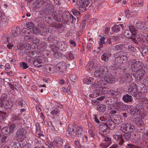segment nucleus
<instances>
[{
  "instance_id": "nucleus-43",
  "label": "nucleus",
  "mask_w": 148,
  "mask_h": 148,
  "mask_svg": "<svg viewBox=\"0 0 148 148\" xmlns=\"http://www.w3.org/2000/svg\"><path fill=\"white\" fill-rule=\"evenodd\" d=\"M117 101L116 99L113 97H111L110 98V100L109 102H107V103L109 105H112L115 103V101Z\"/></svg>"
},
{
  "instance_id": "nucleus-19",
  "label": "nucleus",
  "mask_w": 148,
  "mask_h": 148,
  "mask_svg": "<svg viewBox=\"0 0 148 148\" xmlns=\"http://www.w3.org/2000/svg\"><path fill=\"white\" fill-rule=\"evenodd\" d=\"M128 74L127 73L124 74L123 75H121L119 76L118 79V81L120 84H122L123 83L125 82L127 79V75Z\"/></svg>"
},
{
  "instance_id": "nucleus-17",
  "label": "nucleus",
  "mask_w": 148,
  "mask_h": 148,
  "mask_svg": "<svg viewBox=\"0 0 148 148\" xmlns=\"http://www.w3.org/2000/svg\"><path fill=\"white\" fill-rule=\"evenodd\" d=\"M122 99L125 103L131 102L133 100L132 96L128 94L123 95Z\"/></svg>"
},
{
  "instance_id": "nucleus-29",
  "label": "nucleus",
  "mask_w": 148,
  "mask_h": 148,
  "mask_svg": "<svg viewBox=\"0 0 148 148\" xmlns=\"http://www.w3.org/2000/svg\"><path fill=\"white\" fill-rule=\"evenodd\" d=\"M101 38L99 41L98 43L99 44V47L101 48L103 46V45L106 44V39L104 37L100 36Z\"/></svg>"
},
{
  "instance_id": "nucleus-34",
  "label": "nucleus",
  "mask_w": 148,
  "mask_h": 148,
  "mask_svg": "<svg viewBox=\"0 0 148 148\" xmlns=\"http://www.w3.org/2000/svg\"><path fill=\"white\" fill-rule=\"evenodd\" d=\"M125 45L123 44L116 45L114 47V49L116 50L123 49L125 48Z\"/></svg>"
},
{
  "instance_id": "nucleus-56",
  "label": "nucleus",
  "mask_w": 148,
  "mask_h": 148,
  "mask_svg": "<svg viewBox=\"0 0 148 148\" xmlns=\"http://www.w3.org/2000/svg\"><path fill=\"white\" fill-rule=\"evenodd\" d=\"M129 28L130 29L129 31L131 32L136 33V29L134 26L133 25H130L129 26Z\"/></svg>"
},
{
  "instance_id": "nucleus-6",
  "label": "nucleus",
  "mask_w": 148,
  "mask_h": 148,
  "mask_svg": "<svg viewBox=\"0 0 148 148\" xmlns=\"http://www.w3.org/2000/svg\"><path fill=\"white\" fill-rule=\"evenodd\" d=\"M135 129V126L130 123H127L123 124L121 127V130L123 132L131 133L133 132Z\"/></svg>"
},
{
  "instance_id": "nucleus-32",
  "label": "nucleus",
  "mask_w": 148,
  "mask_h": 148,
  "mask_svg": "<svg viewBox=\"0 0 148 148\" xmlns=\"http://www.w3.org/2000/svg\"><path fill=\"white\" fill-rule=\"evenodd\" d=\"M106 106L103 104L98 105L97 107V108L99 111L103 112L106 109Z\"/></svg>"
},
{
  "instance_id": "nucleus-47",
  "label": "nucleus",
  "mask_w": 148,
  "mask_h": 148,
  "mask_svg": "<svg viewBox=\"0 0 148 148\" xmlns=\"http://www.w3.org/2000/svg\"><path fill=\"white\" fill-rule=\"evenodd\" d=\"M47 10L50 12H51L54 11L53 10L54 7L53 5L51 4H49L47 7Z\"/></svg>"
},
{
  "instance_id": "nucleus-35",
  "label": "nucleus",
  "mask_w": 148,
  "mask_h": 148,
  "mask_svg": "<svg viewBox=\"0 0 148 148\" xmlns=\"http://www.w3.org/2000/svg\"><path fill=\"white\" fill-rule=\"evenodd\" d=\"M4 103H5V108H10L12 105V102L10 101H4Z\"/></svg>"
},
{
  "instance_id": "nucleus-42",
  "label": "nucleus",
  "mask_w": 148,
  "mask_h": 148,
  "mask_svg": "<svg viewBox=\"0 0 148 148\" xmlns=\"http://www.w3.org/2000/svg\"><path fill=\"white\" fill-rule=\"evenodd\" d=\"M60 113V111L58 109H56L53 110L51 112V115L58 116Z\"/></svg>"
},
{
  "instance_id": "nucleus-52",
  "label": "nucleus",
  "mask_w": 148,
  "mask_h": 148,
  "mask_svg": "<svg viewBox=\"0 0 148 148\" xmlns=\"http://www.w3.org/2000/svg\"><path fill=\"white\" fill-rule=\"evenodd\" d=\"M67 57L69 60H72L74 58V57L73 51L69 52L68 53Z\"/></svg>"
},
{
  "instance_id": "nucleus-60",
  "label": "nucleus",
  "mask_w": 148,
  "mask_h": 148,
  "mask_svg": "<svg viewBox=\"0 0 148 148\" xmlns=\"http://www.w3.org/2000/svg\"><path fill=\"white\" fill-rule=\"evenodd\" d=\"M128 49L129 51H131L132 52H135L136 51V49L134 47L131 46H128Z\"/></svg>"
},
{
  "instance_id": "nucleus-38",
  "label": "nucleus",
  "mask_w": 148,
  "mask_h": 148,
  "mask_svg": "<svg viewBox=\"0 0 148 148\" xmlns=\"http://www.w3.org/2000/svg\"><path fill=\"white\" fill-rule=\"evenodd\" d=\"M94 75L95 77L97 78L100 77L102 75L99 69L96 70L94 73Z\"/></svg>"
},
{
  "instance_id": "nucleus-5",
  "label": "nucleus",
  "mask_w": 148,
  "mask_h": 148,
  "mask_svg": "<svg viewBox=\"0 0 148 148\" xmlns=\"http://www.w3.org/2000/svg\"><path fill=\"white\" fill-rule=\"evenodd\" d=\"M101 136L103 138L102 143L100 144V146L103 148H106L108 147L111 144V139L104 135L100 134Z\"/></svg>"
},
{
  "instance_id": "nucleus-41",
  "label": "nucleus",
  "mask_w": 148,
  "mask_h": 148,
  "mask_svg": "<svg viewBox=\"0 0 148 148\" xmlns=\"http://www.w3.org/2000/svg\"><path fill=\"white\" fill-rule=\"evenodd\" d=\"M9 128L8 127H5L1 130V132L5 134H8L9 132Z\"/></svg>"
},
{
  "instance_id": "nucleus-37",
  "label": "nucleus",
  "mask_w": 148,
  "mask_h": 148,
  "mask_svg": "<svg viewBox=\"0 0 148 148\" xmlns=\"http://www.w3.org/2000/svg\"><path fill=\"white\" fill-rule=\"evenodd\" d=\"M101 92L102 94H109L110 93V90L108 88L104 87L103 88L101 87Z\"/></svg>"
},
{
  "instance_id": "nucleus-44",
  "label": "nucleus",
  "mask_w": 148,
  "mask_h": 148,
  "mask_svg": "<svg viewBox=\"0 0 148 148\" xmlns=\"http://www.w3.org/2000/svg\"><path fill=\"white\" fill-rule=\"evenodd\" d=\"M21 144L20 143L14 142L12 146L13 148H21Z\"/></svg>"
},
{
  "instance_id": "nucleus-64",
  "label": "nucleus",
  "mask_w": 148,
  "mask_h": 148,
  "mask_svg": "<svg viewBox=\"0 0 148 148\" xmlns=\"http://www.w3.org/2000/svg\"><path fill=\"white\" fill-rule=\"evenodd\" d=\"M38 147H40L42 145H44L45 144V143L43 141L38 140L36 143Z\"/></svg>"
},
{
  "instance_id": "nucleus-1",
  "label": "nucleus",
  "mask_w": 148,
  "mask_h": 148,
  "mask_svg": "<svg viewBox=\"0 0 148 148\" xmlns=\"http://www.w3.org/2000/svg\"><path fill=\"white\" fill-rule=\"evenodd\" d=\"M124 134L123 135L115 134L113 135V137L118 142L119 145H122L125 141L123 138L126 141H128L130 140L131 136V133L128 132H123Z\"/></svg>"
},
{
  "instance_id": "nucleus-3",
  "label": "nucleus",
  "mask_w": 148,
  "mask_h": 148,
  "mask_svg": "<svg viewBox=\"0 0 148 148\" xmlns=\"http://www.w3.org/2000/svg\"><path fill=\"white\" fill-rule=\"evenodd\" d=\"M128 53L127 51L122 52V55L120 57L115 58L114 60L116 63H124L128 60Z\"/></svg>"
},
{
  "instance_id": "nucleus-40",
  "label": "nucleus",
  "mask_w": 148,
  "mask_h": 148,
  "mask_svg": "<svg viewBox=\"0 0 148 148\" xmlns=\"http://www.w3.org/2000/svg\"><path fill=\"white\" fill-rule=\"evenodd\" d=\"M101 87H100L96 88L95 90H94V91L96 94V95H97L98 96L102 95V93L101 92Z\"/></svg>"
},
{
  "instance_id": "nucleus-39",
  "label": "nucleus",
  "mask_w": 148,
  "mask_h": 148,
  "mask_svg": "<svg viewBox=\"0 0 148 148\" xmlns=\"http://www.w3.org/2000/svg\"><path fill=\"white\" fill-rule=\"evenodd\" d=\"M12 119L14 120H20L22 118L21 117L20 114H13L12 116Z\"/></svg>"
},
{
  "instance_id": "nucleus-9",
  "label": "nucleus",
  "mask_w": 148,
  "mask_h": 148,
  "mask_svg": "<svg viewBox=\"0 0 148 148\" xmlns=\"http://www.w3.org/2000/svg\"><path fill=\"white\" fill-rule=\"evenodd\" d=\"M135 71V72L133 73V75L135 78L141 79L143 78L144 73H145L144 70L142 69L141 71L139 70Z\"/></svg>"
},
{
  "instance_id": "nucleus-36",
  "label": "nucleus",
  "mask_w": 148,
  "mask_h": 148,
  "mask_svg": "<svg viewBox=\"0 0 148 148\" xmlns=\"http://www.w3.org/2000/svg\"><path fill=\"white\" fill-rule=\"evenodd\" d=\"M100 71L102 73V74H107L108 72V69L105 66H101L99 69Z\"/></svg>"
},
{
  "instance_id": "nucleus-16",
  "label": "nucleus",
  "mask_w": 148,
  "mask_h": 148,
  "mask_svg": "<svg viewBox=\"0 0 148 148\" xmlns=\"http://www.w3.org/2000/svg\"><path fill=\"white\" fill-rule=\"evenodd\" d=\"M42 60L40 59H37L34 60L33 62L34 65L36 67H40L43 66L44 64Z\"/></svg>"
},
{
  "instance_id": "nucleus-24",
  "label": "nucleus",
  "mask_w": 148,
  "mask_h": 148,
  "mask_svg": "<svg viewBox=\"0 0 148 148\" xmlns=\"http://www.w3.org/2000/svg\"><path fill=\"white\" fill-rule=\"evenodd\" d=\"M115 123L119 124L121 123L123 121L122 118L119 115H115L114 118Z\"/></svg>"
},
{
  "instance_id": "nucleus-59",
  "label": "nucleus",
  "mask_w": 148,
  "mask_h": 148,
  "mask_svg": "<svg viewBox=\"0 0 148 148\" xmlns=\"http://www.w3.org/2000/svg\"><path fill=\"white\" fill-rule=\"evenodd\" d=\"M25 46L22 43H19L17 46V48L19 50H22L25 48Z\"/></svg>"
},
{
  "instance_id": "nucleus-63",
  "label": "nucleus",
  "mask_w": 148,
  "mask_h": 148,
  "mask_svg": "<svg viewBox=\"0 0 148 148\" xmlns=\"http://www.w3.org/2000/svg\"><path fill=\"white\" fill-rule=\"evenodd\" d=\"M15 125L14 124L10 125V127H9V130H10L9 132H10L11 133L15 129Z\"/></svg>"
},
{
  "instance_id": "nucleus-54",
  "label": "nucleus",
  "mask_w": 148,
  "mask_h": 148,
  "mask_svg": "<svg viewBox=\"0 0 148 148\" xmlns=\"http://www.w3.org/2000/svg\"><path fill=\"white\" fill-rule=\"evenodd\" d=\"M34 26V23L32 22H28L26 24V26L27 28L31 29L32 27H33Z\"/></svg>"
},
{
  "instance_id": "nucleus-61",
  "label": "nucleus",
  "mask_w": 148,
  "mask_h": 148,
  "mask_svg": "<svg viewBox=\"0 0 148 148\" xmlns=\"http://www.w3.org/2000/svg\"><path fill=\"white\" fill-rule=\"evenodd\" d=\"M31 39V41H33V42L35 43L36 44L40 42V40L36 38L32 37Z\"/></svg>"
},
{
  "instance_id": "nucleus-21",
  "label": "nucleus",
  "mask_w": 148,
  "mask_h": 148,
  "mask_svg": "<svg viewBox=\"0 0 148 148\" xmlns=\"http://www.w3.org/2000/svg\"><path fill=\"white\" fill-rule=\"evenodd\" d=\"M105 82H107L108 83L112 84L114 82L115 80L112 76L108 75H106L104 77V78Z\"/></svg>"
},
{
  "instance_id": "nucleus-46",
  "label": "nucleus",
  "mask_w": 148,
  "mask_h": 148,
  "mask_svg": "<svg viewBox=\"0 0 148 148\" xmlns=\"http://www.w3.org/2000/svg\"><path fill=\"white\" fill-rule=\"evenodd\" d=\"M20 66L23 69H26L29 67L28 65L24 62H22L20 64Z\"/></svg>"
},
{
  "instance_id": "nucleus-51",
  "label": "nucleus",
  "mask_w": 148,
  "mask_h": 148,
  "mask_svg": "<svg viewBox=\"0 0 148 148\" xmlns=\"http://www.w3.org/2000/svg\"><path fill=\"white\" fill-rule=\"evenodd\" d=\"M135 121L136 123L137 124L141 125L143 123V122L138 117H136L135 118Z\"/></svg>"
},
{
  "instance_id": "nucleus-27",
  "label": "nucleus",
  "mask_w": 148,
  "mask_h": 148,
  "mask_svg": "<svg viewBox=\"0 0 148 148\" xmlns=\"http://www.w3.org/2000/svg\"><path fill=\"white\" fill-rule=\"evenodd\" d=\"M76 132V134L78 137H81L82 136L83 131L81 127H78L77 126Z\"/></svg>"
},
{
  "instance_id": "nucleus-45",
  "label": "nucleus",
  "mask_w": 148,
  "mask_h": 148,
  "mask_svg": "<svg viewBox=\"0 0 148 148\" xmlns=\"http://www.w3.org/2000/svg\"><path fill=\"white\" fill-rule=\"evenodd\" d=\"M50 47L51 51L53 52L58 51V47L55 45H51Z\"/></svg>"
},
{
  "instance_id": "nucleus-8",
  "label": "nucleus",
  "mask_w": 148,
  "mask_h": 148,
  "mask_svg": "<svg viewBox=\"0 0 148 148\" xmlns=\"http://www.w3.org/2000/svg\"><path fill=\"white\" fill-rule=\"evenodd\" d=\"M66 68V63L64 62H62L56 66V69L60 72H62L65 70Z\"/></svg>"
},
{
  "instance_id": "nucleus-2",
  "label": "nucleus",
  "mask_w": 148,
  "mask_h": 148,
  "mask_svg": "<svg viewBox=\"0 0 148 148\" xmlns=\"http://www.w3.org/2000/svg\"><path fill=\"white\" fill-rule=\"evenodd\" d=\"M144 64L140 61H137L136 60H132L131 62V69L132 71H139L142 70Z\"/></svg>"
},
{
  "instance_id": "nucleus-10",
  "label": "nucleus",
  "mask_w": 148,
  "mask_h": 148,
  "mask_svg": "<svg viewBox=\"0 0 148 148\" xmlns=\"http://www.w3.org/2000/svg\"><path fill=\"white\" fill-rule=\"evenodd\" d=\"M64 140L60 137H58L53 141L54 144L57 147H61L64 144Z\"/></svg>"
},
{
  "instance_id": "nucleus-55",
  "label": "nucleus",
  "mask_w": 148,
  "mask_h": 148,
  "mask_svg": "<svg viewBox=\"0 0 148 148\" xmlns=\"http://www.w3.org/2000/svg\"><path fill=\"white\" fill-rule=\"evenodd\" d=\"M63 17H64V19L67 21H69L71 20V15L70 14H68L64 15Z\"/></svg>"
},
{
  "instance_id": "nucleus-53",
  "label": "nucleus",
  "mask_w": 148,
  "mask_h": 148,
  "mask_svg": "<svg viewBox=\"0 0 148 148\" xmlns=\"http://www.w3.org/2000/svg\"><path fill=\"white\" fill-rule=\"evenodd\" d=\"M53 56L55 58H59L62 55L61 53L60 52L56 51L54 52L53 54Z\"/></svg>"
},
{
  "instance_id": "nucleus-14",
  "label": "nucleus",
  "mask_w": 148,
  "mask_h": 148,
  "mask_svg": "<svg viewBox=\"0 0 148 148\" xmlns=\"http://www.w3.org/2000/svg\"><path fill=\"white\" fill-rule=\"evenodd\" d=\"M58 49L62 51H65L67 47V45L63 41H60L58 43Z\"/></svg>"
},
{
  "instance_id": "nucleus-20",
  "label": "nucleus",
  "mask_w": 148,
  "mask_h": 148,
  "mask_svg": "<svg viewBox=\"0 0 148 148\" xmlns=\"http://www.w3.org/2000/svg\"><path fill=\"white\" fill-rule=\"evenodd\" d=\"M136 34V33L132 32L128 30H126L124 34L126 37L131 39H132V36L134 37Z\"/></svg>"
},
{
  "instance_id": "nucleus-7",
  "label": "nucleus",
  "mask_w": 148,
  "mask_h": 148,
  "mask_svg": "<svg viewBox=\"0 0 148 148\" xmlns=\"http://www.w3.org/2000/svg\"><path fill=\"white\" fill-rule=\"evenodd\" d=\"M25 133L26 130L25 129L22 128L19 129L16 133V137L18 140L19 141L22 140L25 137Z\"/></svg>"
},
{
  "instance_id": "nucleus-33",
  "label": "nucleus",
  "mask_w": 148,
  "mask_h": 148,
  "mask_svg": "<svg viewBox=\"0 0 148 148\" xmlns=\"http://www.w3.org/2000/svg\"><path fill=\"white\" fill-rule=\"evenodd\" d=\"M94 80V78L91 77H90L87 79L84 78L83 79V82L88 84H91L93 82Z\"/></svg>"
},
{
  "instance_id": "nucleus-30",
  "label": "nucleus",
  "mask_w": 148,
  "mask_h": 148,
  "mask_svg": "<svg viewBox=\"0 0 148 148\" xmlns=\"http://www.w3.org/2000/svg\"><path fill=\"white\" fill-rule=\"evenodd\" d=\"M77 125H76L73 124L72 125H70L68 129V132H73L74 133L77 130Z\"/></svg>"
},
{
  "instance_id": "nucleus-15",
  "label": "nucleus",
  "mask_w": 148,
  "mask_h": 148,
  "mask_svg": "<svg viewBox=\"0 0 148 148\" xmlns=\"http://www.w3.org/2000/svg\"><path fill=\"white\" fill-rule=\"evenodd\" d=\"M106 84L105 81L103 80H97L95 81L92 84L91 87L92 88H94L95 86H102L105 85Z\"/></svg>"
},
{
  "instance_id": "nucleus-58",
  "label": "nucleus",
  "mask_w": 148,
  "mask_h": 148,
  "mask_svg": "<svg viewBox=\"0 0 148 148\" xmlns=\"http://www.w3.org/2000/svg\"><path fill=\"white\" fill-rule=\"evenodd\" d=\"M7 140V137L6 136L2 135L1 139V141L2 143H5Z\"/></svg>"
},
{
  "instance_id": "nucleus-48",
  "label": "nucleus",
  "mask_w": 148,
  "mask_h": 148,
  "mask_svg": "<svg viewBox=\"0 0 148 148\" xmlns=\"http://www.w3.org/2000/svg\"><path fill=\"white\" fill-rule=\"evenodd\" d=\"M51 12L52 13V16L53 18L56 21H58L59 20V19L57 17V13L56 12V11H54Z\"/></svg>"
},
{
  "instance_id": "nucleus-26",
  "label": "nucleus",
  "mask_w": 148,
  "mask_h": 148,
  "mask_svg": "<svg viewBox=\"0 0 148 148\" xmlns=\"http://www.w3.org/2000/svg\"><path fill=\"white\" fill-rule=\"evenodd\" d=\"M136 27L138 29H142L146 27V24L142 21H138L136 23Z\"/></svg>"
},
{
  "instance_id": "nucleus-57",
  "label": "nucleus",
  "mask_w": 148,
  "mask_h": 148,
  "mask_svg": "<svg viewBox=\"0 0 148 148\" xmlns=\"http://www.w3.org/2000/svg\"><path fill=\"white\" fill-rule=\"evenodd\" d=\"M72 11L74 15L77 16L80 15V12L76 10L74 8L72 9Z\"/></svg>"
},
{
  "instance_id": "nucleus-25",
  "label": "nucleus",
  "mask_w": 148,
  "mask_h": 148,
  "mask_svg": "<svg viewBox=\"0 0 148 148\" xmlns=\"http://www.w3.org/2000/svg\"><path fill=\"white\" fill-rule=\"evenodd\" d=\"M136 109V110L140 114H142L143 112L144 108L143 106H142L141 104H137L135 107Z\"/></svg>"
},
{
  "instance_id": "nucleus-28",
  "label": "nucleus",
  "mask_w": 148,
  "mask_h": 148,
  "mask_svg": "<svg viewBox=\"0 0 148 148\" xmlns=\"http://www.w3.org/2000/svg\"><path fill=\"white\" fill-rule=\"evenodd\" d=\"M127 91L129 94L132 96H134L136 95L135 94L137 92V88H129L128 89Z\"/></svg>"
},
{
  "instance_id": "nucleus-23",
  "label": "nucleus",
  "mask_w": 148,
  "mask_h": 148,
  "mask_svg": "<svg viewBox=\"0 0 148 148\" xmlns=\"http://www.w3.org/2000/svg\"><path fill=\"white\" fill-rule=\"evenodd\" d=\"M21 33V30L19 28L17 27L13 28L12 30V35L16 37L18 36Z\"/></svg>"
},
{
  "instance_id": "nucleus-62",
  "label": "nucleus",
  "mask_w": 148,
  "mask_h": 148,
  "mask_svg": "<svg viewBox=\"0 0 148 148\" xmlns=\"http://www.w3.org/2000/svg\"><path fill=\"white\" fill-rule=\"evenodd\" d=\"M32 38V37L29 36H27L24 37V39L25 41L27 42H30L31 41V39Z\"/></svg>"
},
{
  "instance_id": "nucleus-13",
  "label": "nucleus",
  "mask_w": 148,
  "mask_h": 148,
  "mask_svg": "<svg viewBox=\"0 0 148 148\" xmlns=\"http://www.w3.org/2000/svg\"><path fill=\"white\" fill-rule=\"evenodd\" d=\"M115 103L116 107L115 110L117 109L118 111H121L124 109V104L122 102L118 101L117 100L115 101Z\"/></svg>"
},
{
  "instance_id": "nucleus-50",
  "label": "nucleus",
  "mask_w": 148,
  "mask_h": 148,
  "mask_svg": "<svg viewBox=\"0 0 148 148\" xmlns=\"http://www.w3.org/2000/svg\"><path fill=\"white\" fill-rule=\"evenodd\" d=\"M134 37H135L134 38H133L132 37V39L133 41L135 43L137 44V41H139L140 40V36L138 35H136V34L135 36Z\"/></svg>"
},
{
  "instance_id": "nucleus-4",
  "label": "nucleus",
  "mask_w": 148,
  "mask_h": 148,
  "mask_svg": "<svg viewBox=\"0 0 148 148\" xmlns=\"http://www.w3.org/2000/svg\"><path fill=\"white\" fill-rule=\"evenodd\" d=\"M89 4V0H80L77 3L79 10L84 12L86 10V7Z\"/></svg>"
},
{
  "instance_id": "nucleus-49",
  "label": "nucleus",
  "mask_w": 148,
  "mask_h": 148,
  "mask_svg": "<svg viewBox=\"0 0 148 148\" xmlns=\"http://www.w3.org/2000/svg\"><path fill=\"white\" fill-rule=\"evenodd\" d=\"M32 30L34 34H38L40 31V29L36 27H33Z\"/></svg>"
},
{
  "instance_id": "nucleus-12",
  "label": "nucleus",
  "mask_w": 148,
  "mask_h": 148,
  "mask_svg": "<svg viewBox=\"0 0 148 148\" xmlns=\"http://www.w3.org/2000/svg\"><path fill=\"white\" fill-rule=\"evenodd\" d=\"M106 123L107 125V127L111 130L114 129L115 128V123L111 119H108L107 120Z\"/></svg>"
},
{
  "instance_id": "nucleus-11",
  "label": "nucleus",
  "mask_w": 148,
  "mask_h": 148,
  "mask_svg": "<svg viewBox=\"0 0 148 148\" xmlns=\"http://www.w3.org/2000/svg\"><path fill=\"white\" fill-rule=\"evenodd\" d=\"M124 25L123 24L119 25H114L112 28V30L115 32H118L123 30Z\"/></svg>"
},
{
  "instance_id": "nucleus-31",
  "label": "nucleus",
  "mask_w": 148,
  "mask_h": 148,
  "mask_svg": "<svg viewBox=\"0 0 148 148\" xmlns=\"http://www.w3.org/2000/svg\"><path fill=\"white\" fill-rule=\"evenodd\" d=\"M109 58V57L108 54L104 53L101 55V58L102 62H107L108 61Z\"/></svg>"
},
{
  "instance_id": "nucleus-18",
  "label": "nucleus",
  "mask_w": 148,
  "mask_h": 148,
  "mask_svg": "<svg viewBox=\"0 0 148 148\" xmlns=\"http://www.w3.org/2000/svg\"><path fill=\"white\" fill-rule=\"evenodd\" d=\"M107 125L106 123H102L100 125L99 130L101 132L106 134V133L108 132Z\"/></svg>"
},
{
  "instance_id": "nucleus-22",
  "label": "nucleus",
  "mask_w": 148,
  "mask_h": 148,
  "mask_svg": "<svg viewBox=\"0 0 148 148\" xmlns=\"http://www.w3.org/2000/svg\"><path fill=\"white\" fill-rule=\"evenodd\" d=\"M42 0H37L33 5V7L39 8L42 6L43 4Z\"/></svg>"
}]
</instances>
